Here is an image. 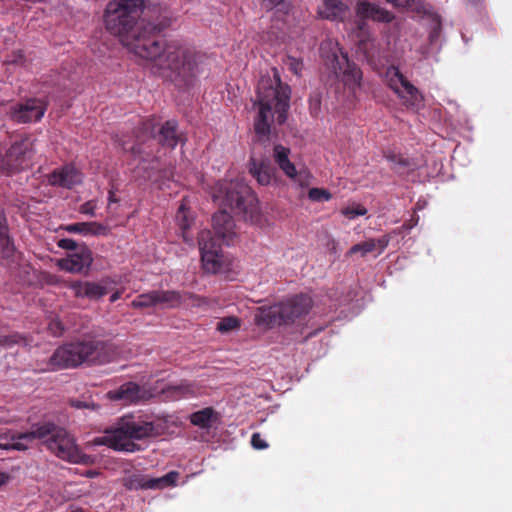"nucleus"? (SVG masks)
Wrapping results in <instances>:
<instances>
[{"label":"nucleus","instance_id":"f257e3e1","mask_svg":"<svg viewBox=\"0 0 512 512\" xmlns=\"http://www.w3.org/2000/svg\"><path fill=\"white\" fill-rule=\"evenodd\" d=\"M170 26V19L143 21L127 43L140 58L153 61V72L178 88H186L195 80L203 56L179 42H166L158 36Z\"/></svg>","mask_w":512,"mask_h":512},{"label":"nucleus","instance_id":"f03ea898","mask_svg":"<svg viewBox=\"0 0 512 512\" xmlns=\"http://www.w3.org/2000/svg\"><path fill=\"white\" fill-rule=\"evenodd\" d=\"M272 76H262L257 85L254 105L258 106V114L254 121V132L258 141L268 142L271 125L276 119L279 125L286 122L290 108L291 88L281 81L277 68L271 69Z\"/></svg>","mask_w":512,"mask_h":512},{"label":"nucleus","instance_id":"7ed1b4c3","mask_svg":"<svg viewBox=\"0 0 512 512\" xmlns=\"http://www.w3.org/2000/svg\"><path fill=\"white\" fill-rule=\"evenodd\" d=\"M161 435L160 427L132 415L119 419L115 427L105 430V435L94 439L95 445H104L116 451L135 452L140 446L133 440L155 438Z\"/></svg>","mask_w":512,"mask_h":512},{"label":"nucleus","instance_id":"20e7f679","mask_svg":"<svg viewBox=\"0 0 512 512\" xmlns=\"http://www.w3.org/2000/svg\"><path fill=\"white\" fill-rule=\"evenodd\" d=\"M11 438L26 441L41 440L57 457L69 462H78L79 452L74 438L66 429L53 422L34 424L31 431L13 435Z\"/></svg>","mask_w":512,"mask_h":512},{"label":"nucleus","instance_id":"39448f33","mask_svg":"<svg viewBox=\"0 0 512 512\" xmlns=\"http://www.w3.org/2000/svg\"><path fill=\"white\" fill-rule=\"evenodd\" d=\"M312 300L308 295L299 294L271 306L259 307L255 313L258 326L274 327L289 325L309 313Z\"/></svg>","mask_w":512,"mask_h":512},{"label":"nucleus","instance_id":"423d86ee","mask_svg":"<svg viewBox=\"0 0 512 512\" xmlns=\"http://www.w3.org/2000/svg\"><path fill=\"white\" fill-rule=\"evenodd\" d=\"M212 198L220 206L236 214L252 216L257 211L258 199L252 189L240 181H224L216 184Z\"/></svg>","mask_w":512,"mask_h":512},{"label":"nucleus","instance_id":"0eeeda50","mask_svg":"<svg viewBox=\"0 0 512 512\" xmlns=\"http://www.w3.org/2000/svg\"><path fill=\"white\" fill-rule=\"evenodd\" d=\"M146 10L147 14L156 7H146L144 0H113L107 4L104 22L106 29L113 35H127L134 27L139 12Z\"/></svg>","mask_w":512,"mask_h":512},{"label":"nucleus","instance_id":"6e6552de","mask_svg":"<svg viewBox=\"0 0 512 512\" xmlns=\"http://www.w3.org/2000/svg\"><path fill=\"white\" fill-rule=\"evenodd\" d=\"M86 340L68 343L58 347L49 359L52 370L75 368L88 362Z\"/></svg>","mask_w":512,"mask_h":512},{"label":"nucleus","instance_id":"1a4fd4ad","mask_svg":"<svg viewBox=\"0 0 512 512\" xmlns=\"http://www.w3.org/2000/svg\"><path fill=\"white\" fill-rule=\"evenodd\" d=\"M202 267L207 273H219L225 269V257L221 245L210 230H202L198 235Z\"/></svg>","mask_w":512,"mask_h":512},{"label":"nucleus","instance_id":"9d476101","mask_svg":"<svg viewBox=\"0 0 512 512\" xmlns=\"http://www.w3.org/2000/svg\"><path fill=\"white\" fill-rule=\"evenodd\" d=\"M269 142L270 140L268 142H260L255 135L251 147V155L248 164L249 172L261 185H269L274 178L276 171L269 158L262 155L260 151V147H266Z\"/></svg>","mask_w":512,"mask_h":512},{"label":"nucleus","instance_id":"9b49d317","mask_svg":"<svg viewBox=\"0 0 512 512\" xmlns=\"http://www.w3.org/2000/svg\"><path fill=\"white\" fill-rule=\"evenodd\" d=\"M29 150L27 137L13 143L6 153L0 156V171L7 175L20 172L26 162V154Z\"/></svg>","mask_w":512,"mask_h":512},{"label":"nucleus","instance_id":"f8f14e48","mask_svg":"<svg viewBox=\"0 0 512 512\" xmlns=\"http://www.w3.org/2000/svg\"><path fill=\"white\" fill-rule=\"evenodd\" d=\"M389 87L403 100L406 107L418 108L424 100L419 90L398 69L389 79Z\"/></svg>","mask_w":512,"mask_h":512},{"label":"nucleus","instance_id":"ddd939ff","mask_svg":"<svg viewBox=\"0 0 512 512\" xmlns=\"http://www.w3.org/2000/svg\"><path fill=\"white\" fill-rule=\"evenodd\" d=\"M143 130L150 132L162 147L173 149L178 143H184L185 138L178 131V124L174 120H168L160 126L155 134V125L151 121L143 123Z\"/></svg>","mask_w":512,"mask_h":512},{"label":"nucleus","instance_id":"4468645a","mask_svg":"<svg viewBox=\"0 0 512 512\" xmlns=\"http://www.w3.org/2000/svg\"><path fill=\"white\" fill-rule=\"evenodd\" d=\"M333 68L337 75H342V81L350 89H355L360 86L362 79V72L358 66L350 62L346 53L341 52L338 56L333 53Z\"/></svg>","mask_w":512,"mask_h":512},{"label":"nucleus","instance_id":"2eb2a0df","mask_svg":"<svg viewBox=\"0 0 512 512\" xmlns=\"http://www.w3.org/2000/svg\"><path fill=\"white\" fill-rule=\"evenodd\" d=\"M290 149L280 144L275 145L273 148V158L278 167L284 174L293 181L300 184V186H307L309 184L308 176L305 172H297L295 165L289 159Z\"/></svg>","mask_w":512,"mask_h":512},{"label":"nucleus","instance_id":"dca6fc26","mask_svg":"<svg viewBox=\"0 0 512 512\" xmlns=\"http://www.w3.org/2000/svg\"><path fill=\"white\" fill-rule=\"evenodd\" d=\"M92 263V252L87 246L83 245L79 248V251L70 254L68 258L60 260L59 266L68 272L87 274Z\"/></svg>","mask_w":512,"mask_h":512},{"label":"nucleus","instance_id":"f3484780","mask_svg":"<svg viewBox=\"0 0 512 512\" xmlns=\"http://www.w3.org/2000/svg\"><path fill=\"white\" fill-rule=\"evenodd\" d=\"M88 348V363L103 364L112 361L118 351L117 347L109 342L102 340H86Z\"/></svg>","mask_w":512,"mask_h":512},{"label":"nucleus","instance_id":"a211bd4d","mask_svg":"<svg viewBox=\"0 0 512 512\" xmlns=\"http://www.w3.org/2000/svg\"><path fill=\"white\" fill-rule=\"evenodd\" d=\"M212 226L217 239L229 244L236 236L234 231L235 223L232 216L226 210L214 213Z\"/></svg>","mask_w":512,"mask_h":512},{"label":"nucleus","instance_id":"6ab92c4d","mask_svg":"<svg viewBox=\"0 0 512 512\" xmlns=\"http://www.w3.org/2000/svg\"><path fill=\"white\" fill-rule=\"evenodd\" d=\"M112 401H122L124 404L137 403L144 398V391L135 382H126L115 390L107 393Z\"/></svg>","mask_w":512,"mask_h":512},{"label":"nucleus","instance_id":"aec40b11","mask_svg":"<svg viewBox=\"0 0 512 512\" xmlns=\"http://www.w3.org/2000/svg\"><path fill=\"white\" fill-rule=\"evenodd\" d=\"M45 112V108L41 105L40 101L30 99L24 104L18 105L13 113L12 118L20 123H28L31 121L40 120Z\"/></svg>","mask_w":512,"mask_h":512},{"label":"nucleus","instance_id":"412c9836","mask_svg":"<svg viewBox=\"0 0 512 512\" xmlns=\"http://www.w3.org/2000/svg\"><path fill=\"white\" fill-rule=\"evenodd\" d=\"M356 15L359 18L372 19L373 21L383 23H390L394 19V15L390 11L366 0L357 2Z\"/></svg>","mask_w":512,"mask_h":512},{"label":"nucleus","instance_id":"4be33fe9","mask_svg":"<svg viewBox=\"0 0 512 512\" xmlns=\"http://www.w3.org/2000/svg\"><path fill=\"white\" fill-rule=\"evenodd\" d=\"M81 174L72 166H65L61 170H55L50 176V183L65 188H72L81 183Z\"/></svg>","mask_w":512,"mask_h":512},{"label":"nucleus","instance_id":"5701e85b","mask_svg":"<svg viewBox=\"0 0 512 512\" xmlns=\"http://www.w3.org/2000/svg\"><path fill=\"white\" fill-rule=\"evenodd\" d=\"M71 288L76 297H86L91 300H98L108 292L106 287L94 282L76 281L72 283Z\"/></svg>","mask_w":512,"mask_h":512},{"label":"nucleus","instance_id":"b1692460","mask_svg":"<svg viewBox=\"0 0 512 512\" xmlns=\"http://www.w3.org/2000/svg\"><path fill=\"white\" fill-rule=\"evenodd\" d=\"M69 233H81L84 235H108L110 228L98 222H80L62 227Z\"/></svg>","mask_w":512,"mask_h":512},{"label":"nucleus","instance_id":"393cba45","mask_svg":"<svg viewBox=\"0 0 512 512\" xmlns=\"http://www.w3.org/2000/svg\"><path fill=\"white\" fill-rule=\"evenodd\" d=\"M154 294L156 305L164 304L170 308L180 306L182 302L187 298H193V294L190 292H185L181 294L180 292L175 290H154Z\"/></svg>","mask_w":512,"mask_h":512},{"label":"nucleus","instance_id":"a878e982","mask_svg":"<svg viewBox=\"0 0 512 512\" xmlns=\"http://www.w3.org/2000/svg\"><path fill=\"white\" fill-rule=\"evenodd\" d=\"M349 15V7L341 0H324L322 18L333 21H344Z\"/></svg>","mask_w":512,"mask_h":512},{"label":"nucleus","instance_id":"bb28decb","mask_svg":"<svg viewBox=\"0 0 512 512\" xmlns=\"http://www.w3.org/2000/svg\"><path fill=\"white\" fill-rule=\"evenodd\" d=\"M189 419L194 426H198L202 429H209L212 427L213 422L218 420V413L213 407H206L192 413L189 416Z\"/></svg>","mask_w":512,"mask_h":512},{"label":"nucleus","instance_id":"cd10ccee","mask_svg":"<svg viewBox=\"0 0 512 512\" xmlns=\"http://www.w3.org/2000/svg\"><path fill=\"white\" fill-rule=\"evenodd\" d=\"M153 477L143 474H133L123 478V485L128 490L153 489Z\"/></svg>","mask_w":512,"mask_h":512},{"label":"nucleus","instance_id":"c85d7f7f","mask_svg":"<svg viewBox=\"0 0 512 512\" xmlns=\"http://www.w3.org/2000/svg\"><path fill=\"white\" fill-rule=\"evenodd\" d=\"M14 253L15 246L9 236V230L0 232V257L3 259H9L14 255Z\"/></svg>","mask_w":512,"mask_h":512},{"label":"nucleus","instance_id":"c756f323","mask_svg":"<svg viewBox=\"0 0 512 512\" xmlns=\"http://www.w3.org/2000/svg\"><path fill=\"white\" fill-rule=\"evenodd\" d=\"M179 473L177 471H170L166 475L158 478H153V489H162L168 486L176 485Z\"/></svg>","mask_w":512,"mask_h":512},{"label":"nucleus","instance_id":"7c9ffc66","mask_svg":"<svg viewBox=\"0 0 512 512\" xmlns=\"http://www.w3.org/2000/svg\"><path fill=\"white\" fill-rule=\"evenodd\" d=\"M133 308H148L156 306L154 290L137 296L131 303Z\"/></svg>","mask_w":512,"mask_h":512},{"label":"nucleus","instance_id":"2f4dec72","mask_svg":"<svg viewBox=\"0 0 512 512\" xmlns=\"http://www.w3.org/2000/svg\"><path fill=\"white\" fill-rule=\"evenodd\" d=\"M241 320L235 316H228L222 318L216 326L217 331L221 333H228L230 331L236 330L240 327Z\"/></svg>","mask_w":512,"mask_h":512},{"label":"nucleus","instance_id":"473e14b6","mask_svg":"<svg viewBox=\"0 0 512 512\" xmlns=\"http://www.w3.org/2000/svg\"><path fill=\"white\" fill-rule=\"evenodd\" d=\"M196 391V385L188 381H182L178 385H171L167 388V392L177 394L179 396L195 395Z\"/></svg>","mask_w":512,"mask_h":512},{"label":"nucleus","instance_id":"72a5a7b5","mask_svg":"<svg viewBox=\"0 0 512 512\" xmlns=\"http://www.w3.org/2000/svg\"><path fill=\"white\" fill-rule=\"evenodd\" d=\"M367 212L368 210L359 203H352L341 210V214L349 220H353L358 216H365Z\"/></svg>","mask_w":512,"mask_h":512},{"label":"nucleus","instance_id":"f704fd0d","mask_svg":"<svg viewBox=\"0 0 512 512\" xmlns=\"http://www.w3.org/2000/svg\"><path fill=\"white\" fill-rule=\"evenodd\" d=\"M29 344L28 339L18 333L11 335L0 336V346L11 347L13 345L27 346Z\"/></svg>","mask_w":512,"mask_h":512},{"label":"nucleus","instance_id":"c9c22d12","mask_svg":"<svg viewBox=\"0 0 512 512\" xmlns=\"http://www.w3.org/2000/svg\"><path fill=\"white\" fill-rule=\"evenodd\" d=\"M322 242H324L325 244L326 253L329 255V261H336L340 255L338 243L329 235H325L324 237H322Z\"/></svg>","mask_w":512,"mask_h":512},{"label":"nucleus","instance_id":"e433bc0d","mask_svg":"<svg viewBox=\"0 0 512 512\" xmlns=\"http://www.w3.org/2000/svg\"><path fill=\"white\" fill-rule=\"evenodd\" d=\"M375 250V244L370 240H366L353 245L347 252L348 256L360 253L362 257Z\"/></svg>","mask_w":512,"mask_h":512},{"label":"nucleus","instance_id":"4c0bfd02","mask_svg":"<svg viewBox=\"0 0 512 512\" xmlns=\"http://www.w3.org/2000/svg\"><path fill=\"white\" fill-rule=\"evenodd\" d=\"M367 20H368L367 18H359L358 17V20L356 21V29H357L356 36L359 39L360 43H364L370 37L369 26H368Z\"/></svg>","mask_w":512,"mask_h":512},{"label":"nucleus","instance_id":"58836bf2","mask_svg":"<svg viewBox=\"0 0 512 512\" xmlns=\"http://www.w3.org/2000/svg\"><path fill=\"white\" fill-rule=\"evenodd\" d=\"M259 1L262 3V5L267 10H272V9L276 8L278 11H281V12L287 14L290 9V3L287 2L286 0H259Z\"/></svg>","mask_w":512,"mask_h":512},{"label":"nucleus","instance_id":"ea45409f","mask_svg":"<svg viewBox=\"0 0 512 512\" xmlns=\"http://www.w3.org/2000/svg\"><path fill=\"white\" fill-rule=\"evenodd\" d=\"M384 157L393 165V168L408 167L410 165V162L407 158L391 151L384 152Z\"/></svg>","mask_w":512,"mask_h":512},{"label":"nucleus","instance_id":"a19ab883","mask_svg":"<svg viewBox=\"0 0 512 512\" xmlns=\"http://www.w3.org/2000/svg\"><path fill=\"white\" fill-rule=\"evenodd\" d=\"M24 63H25V55L22 50L13 51L4 60L5 65H24Z\"/></svg>","mask_w":512,"mask_h":512},{"label":"nucleus","instance_id":"79ce46f5","mask_svg":"<svg viewBox=\"0 0 512 512\" xmlns=\"http://www.w3.org/2000/svg\"><path fill=\"white\" fill-rule=\"evenodd\" d=\"M48 331L55 337H59L63 334L65 328L63 323L58 318H52L48 323Z\"/></svg>","mask_w":512,"mask_h":512},{"label":"nucleus","instance_id":"37998d69","mask_svg":"<svg viewBox=\"0 0 512 512\" xmlns=\"http://www.w3.org/2000/svg\"><path fill=\"white\" fill-rule=\"evenodd\" d=\"M58 246L62 249L66 250H73V251H79V248L81 246L78 245V243L70 238H64L58 241Z\"/></svg>","mask_w":512,"mask_h":512},{"label":"nucleus","instance_id":"c03bdc74","mask_svg":"<svg viewBox=\"0 0 512 512\" xmlns=\"http://www.w3.org/2000/svg\"><path fill=\"white\" fill-rule=\"evenodd\" d=\"M287 65L289 66V69L296 75H300V72L303 68V62L299 59H296L294 57H288Z\"/></svg>","mask_w":512,"mask_h":512},{"label":"nucleus","instance_id":"a18cd8bd","mask_svg":"<svg viewBox=\"0 0 512 512\" xmlns=\"http://www.w3.org/2000/svg\"><path fill=\"white\" fill-rule=\"evenodd\" d=\"M71 406L77 409H92L96 410L99 408L98 404L88 401L72 400Z\"/></svg>","mask_w":512,"mask_h":512},{"label":"nucleus","instance_id":"49530a36","mask_svg":"<svg viewBox=\"0 0 512 512\" xmlns=\"http://www.w3.org/2000/svg\"><path fill=\"white\" fill-rule=\"evenodd\" d=\"M375 244V250L379 249V254L382 253L390 242V237L388 235H384L377 239H370Z\"/></svg>","mask_w":512,"mask_h":512},{"label":"nucleus","instance_id":"de8ad7c7","mask_svg":"<svg viewBox=\"0 0 512 512\" xmlns=\"http://www.w3.org/2000/svg\"><path fill=\"white\" fill-rule=\"evenodd\" d=\"M251 445L253 448L261 450L268 447V444L263 440L259 433H254L251 438Z\"/></svg>","mask_w":512,"mask_h":512},{"label":"nucleus","instance_id":"09e8293b","mask_svg":"<svg viewBox=\"0 0 512 512\" xmlns=\"http://www.w3.org/2000/svg\"><path fill=\"white\" fill-rule=\"evenodd\" d=\"M15 440H16V442H14L13 444H6L5 450L14 449V450H19V451H24V450L28 449V443L31 442V441H26V440H19L17 438Z\"/></svg>","mask_w":512,"mask_h":512},{"label":"nucleus","instance_id":"8fccbe9b","mask_svg":"<svg viewBox=\"0 0 512 512\" xmlns=\"http://www.w3.org/2000/svg\"><path fill=\"white\" fill-rule=\"evenodd\" d=\"M177 218L179 219V225L183 230L188 229L190 227V222L184 213L183 206H180Z\"/></svg>","mask_w":512,"mask_h":512},{"label":"nucleus","instance_id":"3c124183","mask_svg":"<svg viewBox=\"0 0 512 512\" xmlns=\"http://www.w3.org/2000/svg\"><path fill=\"white\" fill-rule=\"evenodd\" d=\"M80 212L90 216H95V204L92 201L85 202L80 206Z\"/></svg>","mask_w":512,"mask_h":512},{"label":"nucleus","instance_id":"603ef678","mask_svg":"<svg viewBox=\"0 0 512 512\" xmlns=\"http://www.w3.org/2000/svg\"><path fill=\"white\" fill-rule=\"evenodd\" d=\"M328 297H329V299L331 301H335L336 302V303L333 304L334 306H337V305L341 306L343 304L348 303L351 300V298L348 295L345 296V297H336V298H334L335 294H333V295H329Z\"/></svg>","mask_w":512,"mask_h":512},{"label":"nucleus","instance_id":"864d4df0","mask_svg":"<svg viewBox=\"0 0 512 512\" xmlns=\"http://www.w3.org/2000/svg\"><path fill=\"white\" fill-rule=\"evenodd\" d=\"M8 230H9V227H8L7 219L5 216V212H4V209L0 206V232L8 231Z\"/></svg>","mask_w":512,"mask_h":512},{"label":"nucleus","instance_id":"5fc2aeb1","mask_svg":"<svg viewBox=\"0 0 512 512\" xmlns=\"http://www.w3.org/2000/svg\"><path fill=\"white\" fill-rule=\"evenodd\" d=\"M44 279H45L46 283H48L50 285H56L59 282L58 277L53 274H46L44 276Z\"/></svg>","mask_w":512,"mask_h":512},{"label":"nucleus","instance_id":"6e6d98bb","mask_svg":"<svg viewBox=\"0 0 512 512\" xmlns=\"http://www.w3.org/2000/svg\"><path fill=\"white\" fill-rule=\"evenodd\" d=\"M309 197L314 201L320 200V188H312L309 191Z\"/></svg>","mask_w":512,"mask_h":512},{"label":"nucleus","instance_id":"4d7b16f0","mask_svg":"<svg viewBox=\"0 0 512 512\" xmlns=\"http://www.w3.org/2000/svg\"><path fill=\"white\" fill-rule=\"evenodd\" d=\"M122 148L125 150V151H130L131 153L133 154H137L140 152V147L138 145H133L131 146L130 148H127L126 147V144L125 142H123L122 144Z\"/></svg>","mask_w":512,"mask_h":512},{"label":"nucleus","instance_id":"13d9d810","mask_svg":"<svg viewBox=\"0 0 512 512\" xmlns=\"http://www.w3.org/2000/svg\"><path fill=\"white\" fill-rule=\"evenodd\" d=\"M10 479L9 474L0 471V487L5 485Z\"/></svg>","mask_w":512,"mask_h":512},{"label":"nucleus","instance_id":"bf43d9fd","mask_svg":"<svg viewBox=\"0 0 512 512\" xmlns=\"http://www.w3.org/2000/svg\"><path fill=\"white\" fill-rule=\"evenodd\" d=\"M331 194L326 189H322V201H328L331 199Z\"/></svg>","mask_w":512,"mask_h":512},{"label":"nucleus","instance_id":"052dcab7","mask_svg":"<svg viewBox=\"0 0 512 512\" xmlns=\"http://www.w3.org/2000/svg\"><path fill=\"white\" fill-rule=\"evenodd\" d=\"M121 297V292L120 291H116L114 292L111 296H110V302H115L116 300H118L119 298Z\"/></svg>","mask_w":512,"mask_h":512},{"label":"nucleus","instance_id":"680f3d73","mask_svg":"<svg viewBox=\"0 0 512 512\" xmlns=\"http://www.w3.org/2000/svg\"><path fill=\"white\" fill-rule=\"evenodd\" d=\"M113 202H118V199L115 197V193L110 191L109 192V204Z\"/></svg>","mask_w":512,"mask_h":512},{"label":"nucleus","instance_id":"e2e57ef3","mask_svg":"<svg viewBox=\"0 0 512 512\" xmlns=\"http://www.w3.org/2000/svg\"><path fill=\"white\" fill-rule=\"evenodd\" d=\"M389 3H392L394 5H398V0H386Z\"/></svg>","mask_w":512,"mask_h":512},{"label":"nucleus","instance_id":"0e129e2a","mask_svg":"<svg viewBox=\"0 0 512 512\" xmlns=\"http://www.w3.org/2000/svg\"><path fill=\"white\" fill-rule=\"evenodd\" d=\"M5 447H6V444H1L0 443V449H5Z\"/></svg>","mask_w":512,"mask_h":512}]
</instances>
